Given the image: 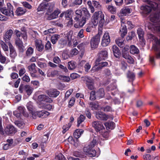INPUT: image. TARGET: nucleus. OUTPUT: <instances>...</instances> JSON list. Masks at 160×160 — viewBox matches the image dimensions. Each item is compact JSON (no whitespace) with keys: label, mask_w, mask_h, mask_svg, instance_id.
<instances>
[{"label":"nucleus","mask_w":160,"mask_h":160,"mask_svg":"<svg viewBox=\"0 0 160 160\" xmlns=\"http://www.w3.org/2000/svg\"><path fill=\"white\" fill-rule=\"evenodd\" d=\"M150 21L154 23L153 28L156 30L160 31V15L159 13L152 14L150 16ZM149 37L154 40L155 44H153L152 48L156 51L159 49V46L160 45V40H158L153 35L150 34Z\"/></svg>","instance_id":"1"},{"label":"nucleus","mask_w":160,"mask_h":160,"mask_svg":"<svg viewBox=\"0 0 160 160\" xmlns=\"http://www.w3.org/2000/svg\"><path fill=\"white\" fill-rule=\"evenodd\" d=\"M34 49L32 47H29L27 50L26 52V55L28 57H30L33 53Z\"/></svg>","instance_id":"43"},{"label":"nucleus","mask_w":160,"mask_h":160,"mask_svg":"<svg viewBox=\"0 0 160 160\" xmlns=\"http://www.w3.org/2000/svg\"><path fill=\"white\" fill-rule=\"evenodd\" d=\"M60 12V10L57 8L52 13H46L45 17L47 19L51 20L56 18Z\"/></svg>","instance_id":"8"},{"label":"nucleus","mask_w":160,"mask_h":160,"mask_svg":"<svg viewBox=\"0 0 160 160\" xmlns=\"http://www.w3.org/2000/svg\"><path fill=\"white\" fill-rule=\"evenodd\" d=\"M107 8L109 11L112 13H114L116 12V8L112 5L108 6L107 7Z\"/></svg>","instance_id":"54"},{"label":"nucleus","mask_w":160,"mask_h":160,"mask_svg":"<svg viewBox=\"0 0 160 160\" xmlns=\"http://www.w3.org/2000/svg\"><path fill=\"white\" fill-rule=\"evenodd\" d=\"M31 76L32 78H36L37 76L36 73L37 72V67L35 63H32L28 68Z\"/></svg>","instance_id":"10"},{"label":"nucleus","mask_w":160,"mask_h":160,"mask_svg":"<svg viewBox=\"0 0 160 160\" xmlns=\"http://www.w3.org/2000/svg\"><path fill=\"white\" fill-rule=\"evenodd\" d=\"M112 50L114 56L117 58H119L120 56L121 52L118 48L114 45L112 47Z\"/></svg>","instance_id":"23"},{"label":"nucleus","mask_w":160,"mask_h":160,"mask_svg":"<svg viewBox=\"0 0 160 160\" xmlns=\"http://www.w3.org/2000/svg\"><path fill=\"white\" fill-rule=\"evenodd\" d=\"M26 12V10L23 8L19 7L18 8L16 11V14L18 16L23 15Z\"/></svg>","instance_id":"36"},{"label":"nucleus","mask_w":160,"mask_h":160,"mask_svg":"<svg viewBox=\"0 0 160 160\" xmlns=\"http://www.w3.org/2000/svg\"><path fill=\"white\" fill-rule=\"evenodd\" d=\"M89 107L91 109L93 110H97L99 108V105L97 102H92L89 103Z\"/></svg>","instance_id":"35"},{"label":"nucleus","mask_w":160,"mask_h":160,"mask_svg":"<svg viewBox=\"0 0 160 160\" xmlns=\"http://www.w3.org/2000/svg\"><path fill=\"white\" fill-rule=\"evenodd\" d=\"M30 34L34 38L37 39L39 38V35L36 31L31 30L30 31Z\"/></svg>","instance_id":"53"},{"label":"nucleus","mask_w":160,"mask_h":160,"mask_svg":"<svg viewBox=\"0 0 160 160\" xmlns=\"http://www.w3.org/2000/svg\"><path fill=\"white\" fill-rule=\"evenodd\" d=\"M78 53V50L76 48L72 49L70 52V54L71 56L77 55Z\"/></svg>","instance_id":"61"},{"label":"nucleus","mask_w":160,"mask_h":160,"mask_svg":"<svg viewBox=\"0 0 160 160\" xmlns=\"http://www.w3.org/2000/svg\"><path fill=\"white\" fill-rule=\"evenodd\" d=\"M125 22L124 19L122 20V22H121V27L120 30L121 36L122 38H124L127 33V26L125 24Z\"/></svg>","instance_id":"14"},{"label":"nucleus","mask_w":160,"mask_h":160,"mask_svg":"<svg viewBox=\"0 0 160 160\" xmlns=\"http://www.w3.org/2000/svg\"><path fill=\"white\" fill-rule=\"evenodd\" d=\"M99 20V25L102 26L105 22L104 15L101 11L95 12L92 16V21L95 25H97Z\"/></svg>","instance_id":"4"},{"label":"nucleus","mask_w":160,"mask_h":160,"mask_svg":"<svg viewBox=\"0 0 160 160\" xmlns=\"http://www.w3.org/2000/svg\"><path fill=\"white\" fill-rule=\"evenodd\" d=\"M13 33V31L12 30H7L4 37V38L5 39V41L10 40Z\"/></svg>","instance_id":"27"},{"label":"nucleus","mask_w":160,"mask_h":160,"mask_svg":"<svg viewBox=\"0 0 160 160\" xmlns=\"http://www.w3.org/2000/svg\"><path fill=\"white\" fill-rule=\"evenodd\" d=\"M137 32L139 38L142 41H143V36L144 32L141 28H138L137 30Z\"/></svg>","instance_id":"47"},{"label":"nucleus","mask_w":160,"mask_h":160,"mask_svg":"<svg viewBox=\"0 0 160 160\" xmlns=\"http://www.w3.org/2000/svg\"><path fill=\"white\" fill-rule=\"evenodd\" d=\"M15 32L18 38L22 36L24 40H26L27 39V36L26 31H24L23 33L19 31L16 30Z\"/></svg>","instance_id":"20"},{"label":"nucleus","mask_w":160,"mask_h":160,"mask_svg":"<svg viewBox=\"0 0 160 160\" xmlns=\"http://www.w3.org/2000/svg\"><path fill=\"white\" fill-rule=\"evenodd\" d=\"M93 4L94 6L98 9H100L101 7V6L99 2L96 1H92Z\"/></svg>","instance_id":"62"},{"label":"nucleus","mask_w":160,"mask_h":160,"mask_svg":"<svg viewBox=\"0 0 160 160\" xmlns=\"http://www.w3.org/2000/svg\"><path fill=\"white\" fill-rule=\"evenodd\" d=\"M32 117L34 119L35 118L34 116L37 115L39 118H47L50 114L49 113L45 111H37L34 112L32 113Z\"/></svg>","instance_id":"9"},{"label":"nucleus","mask_w":160,"mask_h":160,"mask_svg":"<svg viewBox=\"0 0 160 160\" xmlns=\"http://www.w3.org/2000/svg\"><path fill=\"white\" fill-rule=\"evenodd\" d=\"M124 19L125 21V24L126 25L127 24L128 25L129 27L128 28H132L133 27V25L132 24L131 22L129 21H127L126 20L125 18L123 17H121L120 18L121 22H122V20Z\"/></svg>","instance_id":"50"},{"label":"nucleus","mask_w":160,"mask_h":160,"mask_svg":"<svg viewBox=\"0 0 160 160\" xmlns=\"http://www.w3.org/2000/svg\"><path fill=\"white\" fill-rule=\"evenodd\" d=\"M23 90L28 95H30L32 93L33 88L29 85H26L24 86Z\"/></svg>","instance_id":"29"},{"label":"nucleus","mask_w":160,"mask_h":160,"mask_svg":"<svg viewBox=\"0 0 160 160\" xmlns=\"http://www.w3.org/2000/svg\"><path fill=\"white\" fill-rule=\"evenodd\" d=\"M100 34L98 33L92 37L90 41L91 46L92 48H97L100 42Z\"/></svg>","instance_id":"7"},{"label":"nucleus","mask_w":160,"mask_h":160,"mask_svg":"<svg viewBox=\"0 0 160 160\" xmlns=\"http://www.w3.org/2000/svg\"><path fill=\"white\" fill-rule=\"evenodd\" d=\"M85 81L88 88L90 90H92L94 88V83L93 80L91 78L87 77H86Z\"/></svg>","instance_id":"17"},{"label":"nucleus","mask_w":160,"mask_h":160,"mask_svg":"<svg viewBox=\"0 0 160 160\" xmlns=\"http://www.w3.org/2000/svg\"><path fill=\"white\" fill-rule=\"evenodd\" d=\"M95 116L98 119L103 121L107 120V117L106 116V114L102 112H96Z\"/></svg>","instance_id":"19"},{"label":"nucleus","mask_w":160,"mask_h":160,"mask_svg":"<svg viewBox=\"0 0 160 160\" xmlns=\"http://www.w3.org/2000/svg\"><path fill=\"white\" fill-rule=\"evenodd\" d=\"M87 19H86L84 17H83L81 20L79 21V25L80 27H82L86 23V21Z\"/></svg>","instance_id":"58"},{"label":"nucleus","mask_w":160,"mask_h":160,"mask_svg":"<svg viewBox=\"0 0 160 160\" xmlns=\"http://www.w3.org/2000/svg\"><path fill=\"white\" fill-rule=\"evenodd\" d=\"M15 124L20 128H22L24 127L25 123L22 120H17L14 122Z\"/></svg>","instance_id":"41"},{"label":"nucleus","mask_w":160,"mask_h":160,"mask_svg":"<svg viewBox=\"0 0 160 160\" xmlns=\"http://www.w3.org/2000/svg\"><path fill=\"white\" fill-rule=\"evenodd\" d=\"M83 131L82 130L77 129L75 130L73 133V135L75 138L78 139L79 138L82 134Z\"/></svg>","instance_id":"34"},{"label":"nucleus","mask_w":160,"mask_h":160,"mask_svg":"<svg viewBox=\"0 0 160 160\" xmlns=\"http://www.w3.org/2000/svg\"><path fill=\"white\" fill-rule=\"evenodd\" d=\"M35 45L37 50L39 52H42L44 49V45L42 41L40 39H36L35 41Z\"/></svg>","instance_id":"16"},{"label":"nucleus","mask_w":160,"mask_h":160,"mask_svg":"<svg viewBox=\"0 0 160 160\" xmlns=\"http://www.w3.org/2000/svg\"><path fill=\"white\" fill-rule=\"evenodd\" d=\"M76 63L73 61L68 62V68L71 70L75 69L76 67Z\"/></svg>","instance_id":"49"},{"label":"nucleus","mask_w":160,"mask_h":160,"mask_svg":"<svg viewBox=\"0 0 160 160\" xmlns=\"http://www.w3.org/2000/svg\"><path fill=\"white\" fill-rule=\"evenodd\" d=\"M48 2H43L39 5L37 8L38 12L43 11L47 9Z\"/></svg>","instance_id":"24"},{"label":"nucleus","mask_w":160,"mask_h":160,"mask_svg":"<svg viewBox=\"0 0 160 160\" xmlns=\"http://www.w3.org/2000/svg\"><path fill=\"white\" fill-rule=\"evenodd\" d=\"M60 38V36L58 34H54L51 38V41L53 44H55Z\"/></svg>","instance_id":"44"},{"label":"nucleus","mask_w":160,"mask_h":160,"mask_svg":"<svg viewBox=\"0 0 160 160\" xmlns=\"http://www.w3.org/2000/svg\"><path fill=\"white\" fill-rule=\"evenodd\" d=\"M108 56V52L106 51H102L99 52V58L97 60H98V61H99V60H102L105 59L107 58Z\"/></svg>","instance_id":"25"},{"label":"nucleus","mask_w":160,"mask_h":160,"mask_svg":"<svg viewBox=\"0 0 160 160\" xmlns=\"http://www.w3.org/2000/svg\"><path fill=\"white\" fill-rule=\"evenodd\" d=\"M99 141L98 136L97 135L94 136L93 140L90 144L86 145L83 148V151L86 153V154L88 155L90 157H94L96 155V151L93 148Z\"/></svg>","instance_id":"2"},{"label":"nucleus","mask_w":160,"mask_h":160,"mask_svg":"<svg viewBox=\"0 0 160 160\" xmlns=\"http://www.w3.org/2000/svg\"><path fill=\"white\" fill-rule=\"evenodd\" d=\"M123 38H119L116 40V42L117 45L120 47H122L124 45Z\"/></svg>","instance_id":"33"},{"label":"nucleus","mask_w":160,"mask_h":160,"mask_svg":"<svg viewBox=\"0 0 160 160\" xmlns=\"http://www.w3.org/2000/svg\"><path fill=\"white\" fill-rule=\"evenodd\" d=\"M27 108L28 110L30 112L34 113L33 111L35 109L34 106L33 105V103L31 102H28L27 104Z\"/></svg>","instance_id":"37"},{"label":"nucleus","mask_w":160,"mask_h":160,"mask_svg":"<svg viewBox=\"0 0 160 160\" xmlns=\"http://www.w3.org/2000/svg\"><path fill=\"white\" fill-rule=\"evenodd\" d=\"M58 73V71L57 70L48 71L47 72V76L48 77L53 78Z\"/></svg>","instance_id":"40"},{"label":"nucleus","mask_w":160,"mask_h":160,"mask_svg":"<svg viewBox=\"0 0 160 160\" xmlns=\"http://www.w3.org/2000/svg\"><path fill=\"white\" fill-rule=\"evenodd\" d=\"M105 95L104 89L103 88L100 89L96 92V97L98 98H103Z\"/></svg>","instance_id":"31"},{"label":"nucleus","mask_w":160,"mask_h":160,"mask_svg":"<svg viewBox=\"0 0 160 160\" xmlns=\"http://www.w3.org/2000/svg\"><path fill=\"white\" fill-rule=\"evenodd\" d=\"M4 131L6 134L8 135L14 134L17 132L16 128L12 125L7 126Z\"/></svg>","instance_id":"13"},{"label":"nucleus","mask_w":160,"mask_h":160,"mask_svg":"<svg viewBox=\"0 0 160 160\" xmlns=\"http://www.w3.org/2000/svg\"><path fill=\"white\" fill-rule=\"evenodd\" d=\"M0 10L3 14L6 16L11 18L14 16L13 7L9 3H7V7L1 8Z\"/></svg>","instance_id":"6"},{"label":"nucleus","mask_w":160,"mask_h":160,"mask_svg":"<svg viewBox=\"0 0 160 160\" xmlns=\"http://www.w3.org/2000/svg\"><path fill=\"white\" fill-rule=\"evenodd\" d=\"M104 125L107 129H112L115 127V124L113 122H106L105 123Z\"/></svg>","instance_id":"38"},{"label":"nucleus","mask_w":160,"mask_h":160,"mask_svg":"<svg viewBox=\"0 0 160 160\" xmlns=\"http://www.w3.org/2000/svg\"><path fill=\"white\" fill-rule=\"evenodd\" d=\"M98 60H96V64L93 67L92 69H91V71L92 72H94L95 71H98L99 70L102 69V67H99V65L98 66Z\"/></svg>","instance_id":"45"},{"label":"nucleus","mask_w":160,"mask_h":160,"mask_svg":"<svg viewBox=\"0 0 160 160\" xmlns=\"http://www.w3.org/2000/svg\"><path fill=\"white\" fill-rule=\"evenodd\" d=\"M73 35V32L69 31L65 34V38L67 39V40L64 38L61 39L59 42V44L61 48L63 47L68 43V45L70 47L72 45V38Z\"/></svg>","instance_id":"5"},{"label":"nucleus","mask_w":160,"mask_h":160,"mask_svg":"<svg viewBox=\"0 0 160 160\" xmlns=\"http://www.w3.org/2000/svg\"><path fill=\"white\" fill-rule=\"evenodd\" d=\"M45 48L46 50L50 51L52 50L51 44L50 41H48L47 42L45 45Z\"/></svg>","instance_id":"55"},{"label":"nucleus","mask_w":160,"mask_h":160,"mask_svg":"<svg viewBox=\"0 0 160 160\" xmlns=\"http://www.w3.org/2000/svg\"><path fill=\"white\" fill-rule=\"evenodd\" d=\"M101 109L103 111L107 112H112L113 111L112 108L108 106H107L105 107H103Z\"/></svg>","instance_id":"59"},{"label":"nucleus","mask_w":160,"mask_h":160,"mask_svg":"<svg viewBox=\"0 0 160 160\" xmlns=\"http://www.w3.org/2000/svg\"><path fill=\"white\" fill-rule=\"evenodd\" d=\"M92 125L97 132H100L104 129L102 123L99 121H94L92 123Z\"/></svg>","instance_id":"12"},{"label":"nucleus","mask_w":160,"mask_h":160,"mask_svg":"<svg viewBox=\"0 0 160 160\" xmlns=\"http://www.w3.org/2000/svg\"><path fill=\"white\" fill-rule=\"evenodd\" d=\"M46 93L50 97L55 98L58 96L59 92L55 89H52L46 91Z\"/></svg>","instance_id":"15"},{"label":"nucleus","mask_w":160,"mask_h":160,"mask_svg":"<svg viewBox=\"0 0 160 160\" xmlns=\"http://www.w3.org/2000/svg\"><path fill=\"white\" fill-rule=\"evenodd\" d=\"M97 25H95L92 21L91 22L89 23L87 25V27L86 28V31L88 32H90L92 30V28Z\"/></svg>","instance_id":"42"},{"label":"nucleus","mask_w":160,"mask_h":160,"mask_svg":"<svg viewBox=\"0 0 160 160\" xmlns=\"http://www.w3.org/2000/svg\"><path fill=\"white\" fill-rule=\"evenodd\" d=\"M132 10L127 7H123L120 11V13L124 16H126L131 12Z\"/></svg>","instance_id":"22"},{"label":"nucleus","mask_w":160,"mask_h":160,"mask_svg":"<svg viewBox=\"0 0 160 160\" xmlns=\"http://www.w3.org/2000/svg\"><path fill=\"white\" fill-rule=\"evenodd\" d=\"M75 15L74 19L76 21H79L80 20V19L81 18L82 12V8L80 9L76 10L75 12Z\"/></svg>","instance_id":"21"},{"label":"nucleus","mask_w":160,"mask_h":160,"mask_svg":"<svg viewBox=\"0 0 160 160\" xmlns=\"http://www.w3.org/2000/svg\"><path fill=\"white\" fill-rule=\"evenodd\" d=\"M87 4L89 7V8L91 10V12L93 13L95 11L94 7L92 6V3L91 1H88L87 2Z\"/></svg>","instance_id":"60"},{"label":"nucleus","mask_w":160,"mask_h":160,"mask_svg":"<svg viewBox=\"0 0 160 160\" xmlns=\"http://www.w3.org/2000/svg\"><path fill=\"white\" fill-rule=\"evenodd\" d=\"M71 126V124L70 123H69L68 124H66L63 126L62 127V129H63L62 131L63 133L64 134L68 130Z\"/></svg>","instance_id":"56"},{"label":"nucleus","mask_w":160,"mask_h":160,"mask_svg":"<svg viewBox=\"0 0 160 160\" xmlns=\"http://www.w3.org/2000/svg\"><path fill=\"white\" fill-rule=\"evenodd\" d=\"M146 2L148 5H143L141 7L140 9L142 11V13L145 15L147 16L152 11L157 10L158 8V4L152 1L147 0Z\"/></svg>","instance_id":"3"},{"label":"nucleus","mask_w":160,"mask_h":160,"mask_svg":"<svg viewBox=\"0 0 160 160\" xmlns=\"http://www.w3.org/2000/svg\"><path fill=\"white\" fill-rule=\"evenodd\" d=\"M64 12L65 13V16L66 18H68L70 19H72V15L73 14V13L72 10L69 9Z\"/></svg>","instance_id":"32"},{"label":"nucleus","mask_w":160,"mask_h":160,"mask_svg":"<svg viewBox=\"0 0 160 160\" xmlns=\"http://www.w3.org/2000/svg\"><path fill=\"white\" fill-rule=\"evenodd\" d=\"M82 13L84 14V15L85 17H84L86 19H88L89 18L91 17L87 9L85 8H82Z\"/></svg>","instance_id":"48"},{"label":"nucleus","mask_w":160,"mask_h":160,"mask_svg":"<svg viewBox=\"0 0 160 160\" xmlns=\"http://www.w3.org/2000/svg\"><path fill=\"white\" fill-rule=\"evenodd\" d=\"M85 117L82 115H81L78 119V127H79L80 124L83 122L85 119Z\"/></svg>","instance_id":"52"},{"label":"nucleus","mask_w":160,"mask_h":160,"mask_svg":"<svg viewBox=\"0 0 160 160\" xmlns=\"http://www.w3.org/2000/svg\"><path fill=\"white\" fill-rule=\"evenodd\" d=\"M110 40L109 34L106 32L104 34L102 41L101 44L103 47H106L108 45L110 42Z\"/></svg>","instance_id":"11"},{"label":"nucleus","mask_w":160,"mask_h":160,"mask_svg":"<svg viewBox=\"0 0 160 160\" xmlns=\"http://www.w3.org/2000/svg\"><path fill=\"white\" fill-rule=\"evenodd\" d=\"M130 53L132 54H138L139 52V51L138 48L135 45H132L130 47Z\"/></svg>","instance_id":"30"},{"label":"nucleus","mask_w":160,"mask_h":160,"mask_svg":"<svg viewBox=\"0 0 160 160\" xmlns=\"http://www.w3.org/2000/svg\"><path fill=\"white\" fill-rule=\"evenodd\" d=\"M68 53L69 51L68 50H65L63 52L62 55L64 59H67L70 57V54H69Z\"/></svg>","instance_id":"51"},{"label":"nucleus","mask_w":160,"mask_h":160,"mask_svg":"<svg viewBox=\"0 0 160 160\" xmlns=\"http://www.w3.org/2000/svg\"><path fill=\"white\" fill-rule=\"evenodd\" d=\"M96 93L94 91H92L90 93V99L91 100H94L96 98Z\"/></svg>","instance_id":"64"},{"label":"nucleus","mask_w":160,"mask_h":160,"mask_svg":"<svg viewBox=\"0 0 160 160\" xmlns=\"http://www.w3.org/2000/svg\"><path fill=\"white\" fill-rule=\"evenodd\" d=\"M127 77L129 78V81H133L135 78L134 73L130 71H128L127 73Z\"/></svg>","instance_id":"46"},{"label":"nucleus","mask_w":160,"mask_h":160,"mask_svg":"<svg viewBox=\"0 0 160 160\" xmlns=\"http://www.w3.org/2000/svg\"><path fill=\"white\" fill-rule=\"evenodd\" d=\"M55 159V160H64L65 158L62 154L60 153L56 156Z\"/></svg>","instance_id":"57"},{"label":"nucleus","mask_w":160,"mask_h":160,"mask_svg":"<svg viewBox=\"0 0 160 160\" xmlns=\"http://www.w3.org/2000/svg\"><path fill=\"white\" fill-rule=\"evenodd\" d=\"M22 80L26 82H28L30 81V78L26 74H25L22 78Z\"/></svg>","instance_id":"63"},{"label":"nucleus","mask_w":160,"mask_h":160,"mask_svg":"<svg viewBox=\"0 0 160 160\" xmlns=\"http://www.w3.org/2000/svg\"><path fill=\"white\" fill-rule=\"evenodd\" d=\"M10 49V57L12 58H15L17 56V53L14 48L10 43L9 44Z\"/></svg>","instance_id":"26"},{"label":"nucleus","mask_w":160,"mask_h":160,"mask_svg":"<svg viewBox=\"0 0 160 160\" xmlns=\"http://www.w3.org/2000/svg\"><path fill=\"white\" fill-rule=\"evenodd\" d=\"M48 4L47 8V9L48 11L46 13H50L55 8V3L54 2H48Z\"/></svg>","instance_id":"28"},{"label":"nucleus","mask_w":160,"mask_h":160,"mask_svg":"<svg viewBox=\"0 0 160 160\" xmlns=\"http://www.w3.org/2000/svg\"><path fill=\"white\" fill-rule=\"evenodd\" d=\"M135 37V32L132 31L131 32L128 33V35L126 37V40L128 42H129Z\"/></svg>","instance_id":"39"},{"label":"nucleus","mask_w":160,"mask_h":160,"mask_svg":"<svg viewBox=\"0 0 160 160\" xmlns=\"http://www.w3.org/2000/svg\"><path fill=\"white\" fill-rule=\"evenodd\" d=\"M15 43L18 47L20 52H23L24 50V47L22 41L19 38H18L16 39Z\"/></svg>","instance_id":"18"}]
</instances>
